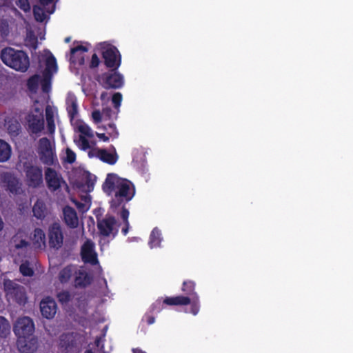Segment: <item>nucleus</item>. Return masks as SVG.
Returning a JSON list of instances; mask_svg holds the SVG:
<instances>
[{"instance_id": "nucleus-11", "label": "nucleus", "mask_w": 353, "mask_h": 353, "mask_svg": "<svg viewBox=\"0 0 353 353\" xmlns=\"http://www.w3.org/2000/svg\"><path fill=\"white\" fill-rule=\"evenodd\" d=\"M29 113L26 117L27 129L30 134H39L44 130V118L41 112Z\"/></svg>"}, {"instance_id": "nucleus-1", "label": "nucleus", "mask_w": 353, "mask_h": 353, "mask_svg": "<svg viewBox=\"0 0 353 353\" xmlns=\"http://www.w3.org/2000/svg\"><path fill=\"white\" fill-rule=\"evenodd\" d=\"M102 190L108 196L113 194L110 201V210L121 218L124 225L121 232L126 236L130 229V212L125 205L135 195L134 185L130 180L121 178L117 174L109 173L102 185Z\"/></svg>"}, {"instance_id": "nucleus-4", "label": "nucleus", "mask_w": 353, "mask_h": 353, "mask_svg": "<svg viewBox=\"0 0 353 353\" xmlns=\"http://www.w3.org/2000/svg\"><path fill=\"white\" fill-rule=\"evenodd\" d=\"M101 55L105 66L110 71L118 70L121 64V55L117 48L112 44H101Z\"/></svg>"}, {"instance_id": "nucleus-32", "label": "nucleus", "mask_w": 353, "mask_h": 353, "mask_svg": "<svg viewBox=\"0 0 353 353\" xmlns=\"http://www.w3.org/2000/svg\"><path fill=\"white\" fill-rule=\"evenodd\" d=\"M10 332V325L8 321L3 316H0V337L6 338Z\"/></svg>"}, {"instance_id": "nucleus-25", "label": "nucleus", "mask_w": 353, "mask_h": 353, "mask_svg": "<svg viewBox=\"0 0 353 353\" xmlns=\"http://www.w3.org/2000/svg\"><path fill=\"white\" fill-rule=\"evenodd\" d=\"M181 290L185 294L184 296H190L191 298L199 296L195 292V283L193 281L187 280L183 281Z\"/></svg>"}, {"instance_id": "nucleus-44", "label": "nucleus", "mask_w": 353, "mask_h": 353, "mask_svg": "<svg viewBox=\"0 0 353 353\" xmlns=\"http://www.w3.org/2000/svg\"><path fill=\"white\" fill-rule=\"evenodd\" d=\"M16 4L25 12L30 11L31 7L28 0H17Z\"/></svg>"}, {"instance_id": "nucleus-37", "label": "nucleus", "mask_w": 353, "mask_h": 353, "mask_svg": "<svg viewBox=\"0 0 353 353\" xmlns=\"http://www.w3.org/2000/svg\"><path fill=\"white\" fill-rule=\"evenodd\" d=\"M76 145L82 150H87L90 148L89 141L83 135H79V139L74 141Z\"/></svg>"}, {"instance_id": "nucleus-3", "label": "nucleus", "mask_w": 353, "mask_h": 353, "mask_svg": "<svg viewBox=\"0 0 353 353\" xmlns=\"http://www.w3.org/2000/svg\"><path fill=\"white\" fill-rule=\"evenodd\" d=\"M3 285L5 298L8 302L14 303L19 305H25L28 301V296L24 286L8 279L3 280Z\"/></svg>"}, {"instance_id": "nucleus-54", "label": "nucleus", "mask_w": 353, "mask_h": 353, "mask_svg": "<svg viewBox=\"0 0 353 353\" xmlns=\"http://www.w3.org/2000/svg\"><path fill=\"white\" fill-rule=\"evenodd\" d=\"M86 183L88 184V186L89 188L92 187V188H93L94 183L92 181V180L90 179H87Z\"/></svg>"}, {"instance_id": "nucleus-46", "label": "nucleus", "mask_w": 353, "mask_h": 353, "mask_svg": "<svg viewBox=\"0 0 353 353\" xmlns=\"http://www.w3.org/2000/svg\"><path fill=\"white\" fill-rule=\"evenodd\" d=\"M66 157L65 161L70 164L73 163L76 161V154L70 148H68L65 150Z\"/></svg>"}, {"instance_id": "nucleus-56", "label": "nucleus", "mask_w": 353, "mask_h": 353, "mask_svg": "<svg viewBox=\"0 0 353 353\" xmlns=\"http://www.w3.org/2000/svg\"><path fill=\"white\" fill-rule=\"evenodd\" d=\"M70 41V37H66L65 39V43H69Z\"/></svg>"}, {"instance_id": "nucleus-30", "label": "nucleus", "mask_w": 353, "mask_h": 353, "mask_svg": "<svg viewBox=\"0 0 353 353\" xmlns=\"http://www.w3.org/2000/svg\"><path fill=\"white\" fill-rule=\"evenodd\" d=\"M74 270L72 265H67L63 268L59 274V279L61 283H66L70 279Z\"/></svg>"}, {"instance_id": "nucleus-19", "label": "nucleus", "mask_w": 353, "mask_h": 353, "mask_svg": "<svg viewBox=\"0 0 353 353\" xmlns=\"http://www.w3.org/2000/svg\"><path fill=\"white\" fill-rule=\"evenodd\" d=\"M17 347L21 353H34L37 348V341L32 338H22L17 339Z\"/></svg>"}, {"instance_id": "nucleus-55", "label": "nucleus", "mask_w": 353, "mask_h": 353, "mask_svg": "<svg viewBox=\"0 0 353 353\" xmlns=\"http://www.w3.org/2000/svg\"><path fill=\"white\" fill-rule=\"evenodd\" d=\"M107 93L105 92H103L101 94L100 99L101 100L103 101L106 99Z\"/></svg>"}, {"instance_id": "nucleus-47", "label": "nucleus", "mask_w": 353, "mask_h": 353, "mask_svg": "<svg viewBox=\"0 0 353 353\" xmlns=\"http://www.w3.org/2000/svg\"><path fill=\"white\" fill-rule=\"evenodd\" d=\"M8 130L10 134L17 136L19 134L20 125L18 123L9 124Z\"/></svg>"}, {"instance_id": "nucleus-18", "label": "nucleus", "mask_w": 353, "mask_h": 353, "mask_svg": "<svg viewBox=\"0 0 353 353\" xmlns=\"http://www.w3.org/2000/svg\"><path fill=\"white\" fill-rule=\"evenodd\" d=\"M63 219L65 224L70 228H76L79 225V219L76 210L70 205L63 209Z\"/></svg>"}, {"instance_id": "nucleus-23", "label": "nucleus", "mask_w": 353, "mask_h": 353, "mask_svg": "<svg viewBox=\"0 0 353 353\" xmlns=\"http://www.w3.org/2000/svg\"><path fill=\"white\" fill-rule=\"evenodd\" d=\"M46 68L43 72V74L52 77L57 72L58 66L56 58L50 52L45 61Z\"/></svg>"}, {"instance_id": "nucleus-38", "label": "nucleus", "mask_w": 353, "mask_h": 353, "mask_svg": "<svg viewBox=\"0 0 353 353\" xmlns=\"http://www.w3.org/2000/svg\"><path fill=\"white\" fill-rule=\"evenodd\" d=\"M52 77L43 74V79L41 81V90L43 92L48 93L51 89V79Z\"/></svg>"}, {"instance_id": "nucleus-33", "label": "nucleus", "mask_w": 353, "mask_h": 353, "mask_svg": "<svg viewBox=\"0 0 353 353\" xmlns=\"http://www.w3.org/2000/svg\"><path fill=\"white\" fill-rule=\"evenodd\" d=\"M40 77L39 74L31 76L27 81V87L32 92H36L39 88Z\"/></svg>"}, {"instance_id": "nucleus-48", "label": "nucleus", "mask_w": 353, "mask_h": 353, "mask_svg": "<svg viewBox=\"0 0 353 353\" xmlns=\"http://www.w3.org/2000/svg\"><path fill=\"white\" fill-rule=\"evenodd\" d=\"M92 117L94 123L96 124L99 123L103 120L102 112H100L99 110H95L92 112Z\"/></svg>"}, {"instance_id": "nucleus-43", "label": "nucleus", "mask_w": 353, "mask_h": 353, "mask_svg": "<svg viewBox=\"0 0 353 353\" xmlns=\"http://www.w3.org/2000/svg\"><path fill=\"white\" fill-rule=\"evenodd\" d=\"M122 101V94L120 92H116L112 95V102L114 107L119 111V108L121 106Z\"/></svg>"}, {"instance_id": "nucleus-17", "label": "nucleus", "mask_w": 353, "mask_h": 353, "mask_svg": "<svg viewBox=\"0 0 353 353\" xmlns=\"http://www.w3.org/2000/svg\"><path fill=\"white\" fill-rule=\"evenodd\" d=\"M88 51L86 46L79 45L70 49V61L73 64L83 65L85 63L84 53Z\"/></svg>"}, {"instance_id": "nucleus-8", "label": "nucleus", "mask_w": 353, "mask_h": 353, "mask_svg": "<svg viewBox=\"0 0 353 353\" xmlns=\"http://www.w3.org/2000/svg\"><path fill=\"white\" fill-rule=\"evenodd\" d=\"M13 330L18 339L29 338L34 331V322L28 316L19 318L14 323Z\"/></svg>"}, {"instance_id": "nucleus-5", "label": "nucleus", "mask_w": 353, "mask_h": 353, "mask_svg": "<svg viewBox=\"0 0 353 353\" xmlns=\"http://www.w3.org/2000/svg\"><path fill=\"white\" fill-rule=\"evenodd\" d=\"M99 84L105 89H119L124 84L123 76L117 70L105 72L97 78Z\"/></svg>"}, {"instance_id": "nucleus-10", "label": "nucleus", "mask_w": 353, "mask_h": 353, "mask_svg": "<svg viewBox=\"0 0 353 353\" xmlns=\"http://www.w3.org/2000/svg\"><path fill=\"white\" fill-rule=\"evenodd\" d=\"M48 243L50 248L55 250L61 248L63 243V233L61 225L58 222L52 223L48 231Z\"/></svg>"}, {"instance_id": "nucleus-45", "label": "nucleus", "mask_w": 353, "mask_h": 353, "mask_svg": "<svg viewBox=\"0 0 353 353\" xmlns=\"http://www.w3.org/2000/svg\"><path fill=\"white\" fill-rule=\"evenodd\" d=\"M103 121L112 120L114 112L110 107H106L102 110Z\"/></svg>"}, {"instance_id": "nucleus-20", "label": "nucleus", "mask_w": 353, "mask_h": 353, "mask_svg": "<svg viewBox=\"0 0 353 353\" xmlns=\"http://www.w3.org/2000/svg\"><path fill=\"white\" fill-rule=\"evenodd\" d=\"M92 281V276L85 270H80L77 272L74 279V285L76 288H84L89 285Z\"/></svg>"}, {"instance_id": "nucleus-53", "label": "nucleus", "mask_w": 353, "mask_h": 353, "mask_svg": "<svg viewBox=\"0 0 353 353\" xmlns=\"http://www.w3.org/2000/svg\"><path fill=\"white\" fill-rule=\"evenodd\" d=\"M39 1L42 6H45L51 4L54 0H39Z\"/></svg>"}, {"instance_id": "nucleus-36", "label": "nucleus", "mask_w": 353, "mask_h": 353, "mask_svg": "<svg viewBox=\"0 0 353 353\" xmlns=\"http://www.w3.org/2000/svg\"><path fill=\"white\" fill-rule=\"evenodd\" d=\"M78 130L84 137L92 138L94 137L93 132L90 127L85 123H83L78 126Z\"/></svg>"}, {"instance_id": "nucleus-35", "label": "nucleus", "mask_w": 353, "mask_h": 353, "mask_svg": "<svg viewBox=\"0 0 353 353\" xmlns=\"http://www.w3.org/2000/svg\"><path fill=\"white\" fill-rule=\"evenodd\" d=\"M33 14L37 21L43 22L46 19L43 9L38 5L33 6Z\"/></svg>"}, {"instance_id": "nucleus-41", "label": "nucleus", "mask_w": 353, "mask_h": 353, "mask_svg": "<svg viewBox=\"0 0 353 353\" xmlns=\"http://www.w3.org/2000/svg\"><path fill=\"white\" fill-rule=\"evenodd\" d=\"M103 129L108 132V134L110 137L117 138L119 135L117 127L113 123H108V127L104 126Z\"/></svg>"}, {"instance_id": "nucleus-26", "label": "nucleus", "mask_w": 353, "mask_h": 353, "mask_svg": "<svg viewBox=\"0 0 353 353\" xmlns=\"http://www.w3.org/2000/svg\"><path fill=\"white\" fill-rule=\"evenodd\" d=\"M162 241L161 230L157 228H154L150 235L149 245L151 248H158L160 246Z\"/></svg>"}, {"instance_id": "nucleus-24", "label": "nucleus", "mask_w": 353, "mask_h": 353, "mask_svg": "<svg viewBox=\"0 0 353 353\" xmlns=\"http://www.w3.org/2000/svg\"><path fill=\"white\" fill-rule=\"evenodd\" d=\"M32 212L37 219H43L46 214V206L44 202L37 200L32 208Z\"/></svg>"}, {"instance_id": "nucleus-13", "label": "nucleus", "mask_w": 353, "mask_h": 353, "mask_svg": "<svg viewBox=\"0 0 353 353\" xmlns=\"http://www.w3.org/2000/svg\"><path fill=\"white\" fill-rule=\"evenodd\" d=\"M117 222L114 216H106L105 218L99 221L97 227L100 234L103 236H109L111 234L113 236H116L118 233V229L114 231V227L117 225Z\"/></svg>"}, {"instance_id": "nucleus-22", "label": "nucleus", "mask_w": 353, "mask_h": 353, "mask_svg": "<svg viewBox=\"0 0 353 353\" xmlns=\"http://www.w3.org/2000/svg\"><path fill=\"white\" fill-rule=\"evenodd\" d=\"M114 153L108 152L105 149H98L97 157L103 162L110 165H114L118 160V155L115 151L114 148Z\"/></svg>"}, {"instance_id": "nucleus-12", "label": "nucleus", "mask_w": 353, "mask_h": 353, "mask_svg": "<svg viewBox=\"0 0 353 353\" xmlns=\"http://www.w3.org/2000/svg\"><path fill=\"white\" fill-rule=\"evenodd\" d=\"M81 256L85 263L94 265L99 263L97 254L94 252V244L90 240H87L81 246Z\"/></svg>"}, {"instance_id": "nucleus-49", "label": "nucleus", "mask_w": 353, "mask_h": 353, "mask_svg": "<svg viewBox=\"0 0 353 353\" xmlns=\"http://www.w3.org/2000/svg\"><path fill=\"white\" fill-rule=\"evenodd\" d=\"M101 63L100 59L97 56V54H93L89 64V67L90 69H94L97 68Z\"/></svg>"}, {"instance_id": "nucleus-28", "label": "nucleus", "mask_w": 353, "mask_h": 353, "mask_svg": "<svg viewBox=\"0 0 353 353\" xmlns=\"http://www.w3.org/2000/svg\"><path fill=\"white\" fill-rule=\"evenodd\" d=\"M33 244L36 248H41V245H45L46 235L41 228H35L33 232L32 238Z\"/></svg>"}, {"instance_id": "nucleus-52", "label": "nucleus", "mask_w": 353, "mask_h": 353, "mask_svg": "<svg viewBox=\"0 0 353 353\" xmlns=\"http://www.w3.org/2000/svg\"><path fill=\"white\" fill-rule=\"evenodd\" d=\"M145 319L148 325L154 323L155 321V318L152 315H150L149 314H146L145 315Z\"/></svg>"}, {"instance_id": "nucleus-31", "label": "nucleus", "mask_w": 353, "mask_h": 353, "mask_svg": "<svg viewBox=\"0 0 353 353\" xmlns=\"http://www.w3.org/2000/svg\"><path fill=\"white\" fill-rule=\"evenodd\" d=\"M10 34V21L8 19H0V40H5Z\"/></svg>"}, {"instance_id": "nucleus-40", "label": "nucleus", "mask_w": 353, "mask_h": 353, "mask_svg": "<svg viewBox=\"0 0 353 353\" xmlns=\"http://www.w3.org/2000/svg\"><path fill=\"white\" fill-rule=\"evenodd\" d=\"M165 304L163 303V301H161L159 299L157 300L150 307V312L153 313H159L160 312L163 307V305Z\"/></svg>"}, {"instance_id": "nucleus-15", "label": "nucleus", "mask_w": 353, "mask_h": 353, "mask_svg": "<svg viewBox=\"0 0 353 353\" xmlns=\"http://www.w3.org/2000/svg\"><path fill=\"white\" fill-rule=\"evenodd\" d=\"M2 186L9 192L17 194L20 189L18 179L10 172H4L1 175Z\"/></svg>"}, {"instance_id": "nucleus-58", "label": "nucleus", "mask_w": 353, "mask_h": 353, "mask_svg": "<svg viewBox=\"0 0 353 353\" xmlns=\"http://www.w3.org/2000/svg\"><path fill=\"white\" fill-rule=\"evenodd\" d=\"M95 343H96V345H97V346L99 345V339H97L95 340Z\"/></svg>"}, {"instance_id": "nucleus-42", "label": "nucleus", "mask_w": 353, "mask_h": 353, "mask_svg": "<svg viewBox=\"0 0 353 353\" xmlns=\"http://www.w3.org/2000/svg\"><path fill=\"white\" fill-rule=\"evenodd\" d=\"M19 270L21 274L26 276H31L34 274L33 270L28 263H22L19 267Z\"/></svg>"}, {"instance_id": "nucleus-27", "label": "nucleus", "mask_w": 353, "mask_h": 353, "mask_svg": "<svg viewBox=\"0 0 353 353\" xmlns=\"http://www.w3.org/2000/svg\"><path fill=\"white\" fill-rule=\"evenodd\" d=\"M11 147L5 141L0 139V162L7 161L11 156Z\"/></svg>"}, {"instance_id": "nucleus-34", "label": "nucleus", "mask_w": 353, "mask_h": 353, "mask_svg": "<svg viewBox=\"0 0 353 353\" xmlns=\"http://www.w3.org/2000/svg\"><path fill=\"white\" fill-rule=\"evenodd\" d=\"M46 122H47V129L50 134H53L55 132V123L54 120V116L53 113L46 109Z\"/></svg>"}, {"instance_id": "nucleus-50", "label": "nucleus", "mask_w": 353, "mask_h": 353, "mask_svg": "<svg viewBox=\"0 0 353 353\" xmlns=\"http://www.w3.org/2000/svg\"><path fill=\"white\" fill-rule=\"evenodd\" d=\"M96 135L97 137L101 139L104 142H107L109 141L110 139V136H107L104 133H98V132H96Z\"/></svg>"}, {"instance_id": "nucleus-14", "label": "nucleus", "mask_w": 353, "mask_h": 353, "mask_svg": "<svg viewBox=\"0 0 353 353\" xmlns=\"http://www.w3.org/2000/svg\"><path fill=\"white\" fill-rule=\"evenodd\" d=\"M45 179L48 189L52 192L59 190L61 183H65L62 177L58 176L57 171L51 168L46 169Z\"/></svg>"}, {"instance_id": "nucleus-9", "label": "nucleus", "mask_w": 353, "mask_h": 353, "mask_svg": "<svg viewBox=\"0 0 353 353\" xmlns=\"http://www.w3.org/2000/svg\"><path fill=\"white\" fill-rule=\"evenodd\" d=\"M38 153L43 164L51 165L54 163V152L48 138L43 137L39 140Z\"/></svg>"}, {"instance_id": "nucleus-59", "label": "nucleus", "mask_w": 353, "mask_h": 353, "mask_svg": "<svg viewBox=\"0 0 353 353\" xmlns=\"http://www.w3.org/2000/svg\"><path fill=\"white\" fill-rule=\"evenodd\" d=\"M136 353H145V352H143V351L139 350V352H136Z\"/></svg>"}, {"instance_id": "nucleus-7", "label": "nucleus", "mask_w": 353, "mask_h": 353, "mask_svg": "<svg viewBox=\"0 0 353 353\" xmlns=\"http://www.w3.org/2000/svg\"><path fill=\"white\" fill-rule=\"evenodd\" d=\"M23 168L28 186L38 188L43 184V170L41 166L25 163Z\"/></svg>"}, {"instance_id": "nucleus-29", "label": "nucleus", "mask_w": 353, "mask_h": 353, "mask_svg": "<svg viewBox=\"0 0 353 353\" xmlns=\"http://www.w3.org/2000/svg\"><path fill=\"white\" fill-rule=\"evenodd\" d=\"M66 110L71 120L74 119L78 114V105L75 98H70L66 101Z\"/></svg>"}, {"instance_id": "nucleus-6", "label": "nucleus", "mask_w": 353, "mask_h": 353, "mask_svg": "<svg viewBox=\"0 0 353 353\" xmlns=\"http://www.w3.org/2000/svg\"><path fill=\"white\" fill-rule=\"evenodd\" d=\"M163 303L167 305H191L190 312L193 315H196L200 309V303L199 296L191 298L190 296H183L182 295L176 296H168L163 299Z\"/></svg>"}, {"instance_id": "nucleus-16", "label": "nucleus", "mask_w": 353, "mask_h": 353, "mask_svg": "<svg viewBox=\"0 0 353 353\" xmlns=\"http://www.w3.org/2000/svg\"><path fill=\"white\" fill-rule=\"evenodd\" d=\"M57 309L56 302L49 297L42 300L40 303L41 313L47 319H51L55 316Z\"/></svg>"}, {"instance_id": "nucleus-2", "label": "nucleus", "mask_w": 353, "mask_h": 353, "mask_svg": "<svg viewBox=\"0 0 353 353\" xmlns=\"http://www.w3.org/2000/svg\"><path fill=\"white\" fill-rule=\"evenodd\" d=\"M0 58L6 65L18 72H26L30 67L29 57L23 50L4 48L1 51Z\"/></svg>"}, {"instance_id": "nucleus-51", "label": "nucleus", "mask_w": 353, "mask_h": 353, "mask_svg": "<svg viewBox=\"0 0 353 353\" xmlns=\"http://www.w3.org/2000/svg\"><path fill=\"white\" fill-rule=\"evenodd\" d=\"M28 245V241L26 240L21 239L19 243L15 245V248L17 249H20L23 248H26Z\"/></svg>"}, {"instance_id": "nucleus-57", "label": "nucleus", "mask_w": 353, "mask_h": 353, "mask_svg": "<svg viewBox=\"0 0 353 353\" xmlns=\"http://www.w3.org/2000/svg\"><path fill=\"white\" fill-rule=\"evenodd\" d=\"M84 353H93L91 350H86Z\"/></svg>"}, {"instance_id": "nucleus-39", "label": "nucleus", "mask_w": 353, "mask_h": 353, "mask_svg": "<svg viewBox=\"0 0 353 353\" xmlns=\"http://www.w3.org/2000/svg\"><path fill=\"white\" fill-rule=\"evenodd\" d=\"M58 301L61 304L68 303L71 299V294L67 290H63L57 294Z\"/></svg>"}, {"instance_id": "nucleus-21", "label": "nucleus", "mask_w": 353, "mask_h": 353, "mask_svg": "<svg viewBox=\"0 0 353 353\" xmlns=\"http://www.w3.org/2000/svg\"><path fill=\"white\" fill-rule=\"evenodd\" d=\"M60 346L64 348V353H77L75 341L70 334H62L60 337Z\"/></svg>"}]
</instances>
